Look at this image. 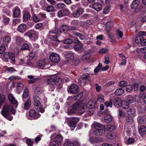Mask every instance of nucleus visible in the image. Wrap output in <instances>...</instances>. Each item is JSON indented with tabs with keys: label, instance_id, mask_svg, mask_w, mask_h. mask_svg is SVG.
<instances>
[{
	"label": "nucleus",
	"instance_id": "1",
	"mask_svg": "<svg viewBox=\"0 0 146 146\" xmlns=\"http://www.w3.org/2000/svg\"><path fill=\"white\" fill-rule=\"evenodd\" d=\"M1 113L4 117L9 121L11 120L13 118L11 113L13 115L15 114L13 106L10 104H5L4 105Z\"/></svg>",
	"mask_w": 146,
	"mask_h": 146
},
{
	"label": "nucleus",
	"instance_id": "2",
	"mask_svg": "<svg viewBox=\"0 0 146 146\" xmlns=\"http://www.w3.org/2000/svg\"><path fill=\"white\" fill-rule=\"evenodd\" d=\"M92 127L95 129L94 131H90V132H93L94 135L96 136H102L105 134V127L104 125L99 123L94 122L92 125Z\"/></svg>",
	"mask_w": 146,
	"mask_h": 146
},
{
	"label": "nucleus",
	"instance_id": "3",
	"mask_svg": "<svg viewBox=\"0 0 146 146\" xmlns=\"http://www.w3.org/2000/svg\"><path fill=\"white\" fill-rule=\"evenodd\" d=\"M72 108L75 110L76 111L78 110V112L81 113H83L85 110L86 107L81 102H77L72 106Z\"/></svg>",
	"mask_w": 146,
	"mask_h": 146
},
{
	"label": "nucleus",
	"instance_id": "4",
	"mask_svg": "<svg viewBox=\"0 0 146 146\" xmlns=\"http://www.w3.org/2000/svg\"><path fill=\"white\" fill-rule=\"evenodd\" d=\"M24 36H28L32 40H35L38 38V34L37 32L34 30L29 31L24 34Z\"/></svg>",
	"mask_w": 146,
	"mask_h": 146
},
{
	"label": "nucleus",
	"instance_id": "5",
	"mask_svg": "<svg viewBox=\"0 0 146 146\" xmlns=\"http://www.w3.org/2000/svg\"><path fill=\"white\" fill-rule=\"evenodd\" d=\"M90 75L88 73H85L82 75L78 79V81L82 84L85 85L90 81Z\"/></svg>",
	"mask_w": 146,
	"mask_h": 146
},
{
	"label": "nucleus",
	"instance_id": "6",
	"mask_svg": "<svg viewBox=\"0 0 146 146\" xmlns=\"http://www.w3.org/2000/svg\"><path fill=\"white\" fill-rule=\"evenodd\" d=\"M70 121L69 126L72 130H74L76 124L80 120V118L76 117H72L69 119Z\"/></svg>",
	"mask_w": 146,
	"mask_h": 146
},
{
	"label": "nucleus",
	"instance_id": "7",
	"mask_svg": "<svg viewBox=\"0 0 146 146\" xmlns=\"http://www.w3.org/2000/svg\"><path fill=\"white\" fill-rule=\"evenodd\" d=\"M49 58L51 61L54 63H58L60 60L59 56L55 53H52L50 54Z\"/></svg>",
	"mask_w": 146,
	"mask_h": 146
},
{
	"label": "nucleus",
	"instance_id": "8",
	"mask_svg": "<svg viewBox=\"0 0 146 146\" xmlns=\"http://www.w3.org/2000/svg\"><path fill=\"white\" fill-rule=\"evenodd\" d=\"M83 9L78 8L72 13V16L75 18H77L79 17L80 15L84 12Z\"/></svg>",
	"mask_w": 146,
	"mask_h": 146
},
{
	"label": "nucleus",
	"instance_id": "9",
	"mask_svg": "<svg viewBox=\"0 0 146 146\" xmlns=\"http://www.w3.org/2000/svg\"><path fill=\"white\" fill-rule=\"evenodd\" d=\"M29 113V116L35 119H38L40 115L35 109H30Z\"/></svg>",
	"mask_w": 146,
	"mask_h": 146
},
{
	"label": "nucleus",
	"instance_id": "10",
	"mask_svg": "<svg viewBox=\"0 0 146 146\" xmlns=\"http://www.w3.org/2000/svg\"><path fill=\"white\" fill-rule=\"evenodd\" d=\"M58 33V31H56V30H52L50 31L49 33V36L51 39H52L53 41H58L57 39L58 36L56 35V34Z\"/></svg>",
	"mask_w": 146,
	"mask_h": 146
},
{
	"label": "nucleus",
	"instance_id": "11",
	"mask_svg": "<svg viewBox=\"0 0 146 146\" xmlns=\"http://www.w3.org/2000/svg\"><path fill=\"white\" fill-rule=\"evenodd\" d=\"M78 86L75 84H72L69 88V92L72 94H76L79 91Z\"/></svg>",
	"mask_w": 146,
	"mask_h": 146
},
{
	"label": "nucleus",
	"instance_id": "12",
	"mask_svg": "<svg viewBox=\"0 0 146 146\" xmlns=\"http://www.w3.org/2000/svg\"><path fill=\"white\" fill-rule=\"evenodd\" d=\"M122 102V101L121 98H117L114 99L113 103L115 107L119 108L121 107Z\"/></svg>",
	"mask_w": 146,
	"mask_h": 146
},
{
	"label": "nucleus",
	"instance_id": "13",
	"mask_svg": "<svg viewBox=\"0 0 146 146\" xmlns=\"http://www.w3.org/2000/svg\"><path fill=\"white\" fill-rule=\"evenodd\" d=\"M27 28V25L24 23H22L18 26L17 30L18 31L23 33L26 31Z\"/></svg>",
	"mask_w": 146,
	"mask_h": 146
},
{
	"label": "nucleus",
	"instance_id": "14",
	"mask_svg": "<svg viewBox=\"0 0 146 146\" xmlns=\"http://www.w3.org/2000/svg\"><path fill=\"white\" fill-rule=\"evenodd\" d=\"M58 16L59 17L69 15L70 14V12L68 9L60 11L58 13Z\"/></svg>",
	"mask_w": 146,
	"mask_h": 146
},
{
	"label": "nucleus",
	"instance_id": "15",
	"mask_svg": "<svg viewBox=\"0 0 146 146\" xmlns=\"http://www.w3.org/2000/svg\"><path fill=\"white\" fill-rule=\"evenodd\" d=\"M27 77L30 79L28 80V83L30 84H34L39 79L38 78H34V76L32 75L28 76Z\"/></svg>",
	"mask_w": 146,
	"mask_h": 146
},
{
	"label": "nucleus",
	"instance_id": "16",
	"mask_svg": "<svg viewBox=\"0 0 146 146\" xmlns=\"http://www.w3.org/2000/svg\"><path fill=\"white\" fill-rule=\"evenodd\" d=\"M102 4L99 3H94L93 5V8L96 11H99L102 9Z\"/></svg>",
	"mask_w": 146,
	"mask_h": 146
},
{
	"label": "nucleus",
	"instance_id": "17",
	"mask_svg": "<svg viewBox=\"0 0 146 146\" xmlns=\"http://www.w3.org/2000/svg\"><path fill=\"white\" fill-rule=\"evenodd\" d=\"M35 109L38 111L41 112L43 113L44 111V109L42 108L40 103L37 104H34Z\"/></svg>",
	"mask_w": 146,
	"mask_h": 146
},
{
	"label": "nucleus",
	"instance_id": "18",
	"mask_svg": "<svg viewBox=\"0 0 146 146\" xmlns=\"http://www.w3.org/2000/svg\"><path fill=\"white\" fill-rule=\"evenodd\" d=\"M138 131L141 135H143L146 133V127L142 125L138 127Z\"/></svg>",
	"mask_w": 146,
	"mask_h": 146
},
{
	"label": "nucleus",
	"instance_id": "19",
	"mask_svg": "<svg viewBox=\"0 0 146 146\" xmlns=\"http://www.w3.org/2000/svg\"><path fill=\"white\" fill-rule=\"evenodd\" d=\"M78 23L77 20H73L71 22L70 25V27L71 28L70 29L73 30H76V26L78 25Z\"/></svg>",
	"mask_w": 146,
	"mask_h": 146
},
{
	"label": "nucleus",
	"instance_id": "20",
	"mask_svg": "<svg viewBox=\"0 0 146 146\" xmlns=\"http://www.w3.org/2000/svg\"><path fill=\"white\" fill-rule=\"evenodd\" d=\"M24 85L21 83H18L17 84L16 88V91L18 94H20L23 90Z\"/></svg>",
	"mask_w": 146,
	"mask_h": 146
},
{
	"label": "nucleus",
	"instance_id": "21",
	"mask_svg": "<svg viewBox=\"0 0 146 146\" xmlns=\"http://www.w3.org/2000/svg\"><path fill=\"white\" fill-rule=\"evenodd\" d=\"M53 81L54 85H58L61 82L62 79L59 76H57L53 79Z\"/></svg>",
	"mask_w": 146,
	"mask_h": 146
},
{
	"label": "nucleus",
	"instance_id": "22",
	"mask_svg": "<svg viewBox=\"0 0 146 146\" xmlns=\"http://www.w3.org/2000/svg\"><path fill=\"white\" fill-rule=\"evenodd\" d=\"M31 106V100L28 99L26 102L24 103L23 108L25 110H28Z\"/></svg>",
	"mask_w": 146,
	"mask_h": 146
},
{
	"label": "nucleus",
	"instance_id": "23",
	"mask_svg": "<svg viewBox=\"0 0 146 146\" xmlns=\"http://www.w3.org/2000/svg\"><path fill=\"white\" fill-rule=\"evenodd\" d=\"M24 42V40L20 36H18L16 37V42L18 45H20L23 44Z\"/></svg>",
	"mask_w": 146,
	"mask_h": 146
},
{
	"label": "nucleus",
	"instance_id": "24",
	"mask_svg": "<svg viewBox=\"0 0 146 146\" xmlns=\"http://www.w3.org/2000/svg\"><path fill=\"white\" fill-rule=\"evenodd\" d=\"M95 105V102H93L92 100H89L88 101V103L86 105V106H85L86 107V109L87 108H94ZM86 109H85L86 110Z\"/></svg>",
	"mask_w": 146,
	"mask_h": 146
},
{
	"label": "nucleus",
	"instance_id": "25",
	"mask_svg": "<svg viewBox=\"0 0 146 146\" xmlns=\"http://www.w3.org/2000/svg\"><path fill=\"white\" fill-rule=\"evenodd\" d=\"M106 137L108 138L111 139H113L116 138V135L115 133L110 132L108 133L106 135Z\"/></svg>",
	"mask_w": 146,
	"mask_h": 146
},
{
	"label": "nucleus",
	"instance_id": "26",
	"mask_svg": "<svg viewBox=\"0 0 146 146\" xmlns=\"http://www.w3.org/2000/svg\"><path fill=\"white\" fill-rule=\"evenodd\" d=\"M45 60L43 59L38 60L37 62V65L38 66L43 68L45 65Z\"/></svg>",
	"mask_w": 146,
	"mask_h": 146
},
{
	"label": "nucleus",
	"instance_id": "27",
	"mask_svg": "<svg viewBox=\"0 0 146 146\" xmlns=\"http://www.w3.org/2000/svg\"><path fill=\"white\" fill-rule=\"evenodd\" d=\"M69 27L67 26L63 25L61 26L60 30L61 32H66L69 30Z\"/></svg>",
	"mask_w": 146,
	"mask_h": 146
},
{
	"label": "nucleus",
	"instance_id": "28",
	"mask_svg": "<svg viewBox=\"0 0 146 146\" xmlns=\"http://www.w3.org/2000/svg\"><path fill=\"white\" fill-rule=\"evenodd\" d=\"M103 141L102 139V138L99 137H96L93 140L92 138L91 137H90L89 139L91 143H93L94 142H100Z\"/></svg>",
	"mask_w": 146,
	"mask_h": 146
},
{
	"label": "nucleus",
	"instance_id": "29",
	"mask_svg": "<svg viewBox=\"0 0 146 146\" xmlns=\"http://www.w3.org/2000/svg\"><path fill=\"white\" fill-rule=\"evenodd\" d=\"M95 111V108H88L85 114V116L87 117L92 115Z\"/></svg>",
	"mask_w": 146,
	"mask_h": 146
},
{
	"label": "nucleus",
	"instance_id": "30",
	"mask_svg": "<svg viewBox=\"0 0 146 146\" xmlns=\"http://www.w3.org/2000/svg\"><path fill=\"white\" fill-rule=\"evenodd\" d=\"M46 82L47 84H48L52 88V91L53 90L54 88V84L53 81V79L50 78L47 79Z\"/></svg>",
	"mask_w": 146,
	"mask_h": 146
},
{
	"label": "nucleus",
	"instance_id": "31",
	"mask_svg": "<svg viewBox=\"0 0 146 146\" xmlns=\"http://www.w3.org/2000/svg\"><path fill=\"white\" fill-rule=\"evenodd\" d=\"M29 96V90L27 88H26L24 90L23 94V97H22L23 100V102H25V100L24 98H27Z\"/></svg>",
	"mask_w": 146,
	"mask_h": 146
},
{
	"label": "nucleus",
	"instance_id": "32",
	"mask_svg": "<svg viewBox=\"0 0 146 146\" xmlns=\"http://www.w3.org/2000/svg\"><path fill=\"white\" fill-rule=\"evenodd\" d=\"M139 0H134L131 5V7L133 9L136 8L139 5Z\"/></svg>",
	"mask_w": 146,
	"mask_h": 146
},
{
	"label": "nucleus",
	"instance_id": "33",
	"mask_svg": "<svg viewBox=\"0 0 146 146\" xmlns=\"http://www.w3.org/2000/svg\"><path fill=\"white\" fill-rule=\"evenodd\" d=\"M121 107L124 109L128 108L129 106V103L127 101H123L122 102Z\"/></svg>",
	"mask_w": 146,
	"mask_h": 146
},
{
	"label": "nucleus",
	"instance_id": "34",
	"mask_svg": "<svg viewBox=\"0 0 146 146\" xmlns=\"http://www.w3.org/2000/svg\"><path fill=\"white\" fill-rule=\"evenodd\" d=\"M33 100L34 104H37L40 103L41 100L37 96L35 95L33 97Z\"/></svg>",
	"mask_w": 146,
	"mask_h": 146
},
{
	"label": "nucleus",
	"instance_id": "35",
	"mask_svg": "<svg viewBox=\"0 0 146 146\" xmlns=\"http://www.w3.org/2000/svg\"><path fill=\"white\" fill-rule=\"evenodd\" d=\"M11 41L10 38L8 36H6L3 38V42L4 44H7Z\"/></svg>",
	"mask_w": 146,
	"mask_h": 146
},
{
	"label": "nucleus",
	"instance_id": "36",
	"mask_svg": "<svg viewBox=\"0 0 146 146\" xmlns=\"http://www.w3.org/2000/svg\"><path fill=\"white\" fill-rule=\"evenodd\" d=\"M64 145V146H76L72 142L68 139L66 140Z\"/></svg>",
	"mask_w": 146,
	"mask_h": 146
},
{
	"label": "nucleus",
	"instance_id": "37",
	"mask_svg": "<svg viewBox=\"0 0 146 146\" xmlns=\"http://www.w3.org/2000/svg\"><path fill=\"white\" fill-rule=\"evenodd\" d=\"M124 92V90L123 89L119 88L115 90V93L116 95L119 96L122 95Z\"/></svg>",
	"mask_w": 146,
	"mask_h": 146
},
{
	"label": "nucleus",
	"instance_id": "38",
	"mask_svg": "<svg viewBox=\"0 0 146 146\" xmlns=\"http://www.w3.org/2000/svg\"><path fill=\"white\" fill-rule=\"evenodd\" d=\"M143 38V36H137L135 39V42L137 44H141Z\"/></svg>",
	"mask_w": 146,
	"mask_h": 146
},
{
	"label": "nucleus",
	"instance_id": "39",
	"mask_svg": "<svg viewBox=\"0 0 146 146\" xmlns=\"http://www.w3.org/2000/svg\"><path fill=\"white\" fill-rule=\"evenodd\" d=\"M63 137L62 135H57L55 138L54 141L58 143H60L62 141Z\"/></svg>",
	"mask_w": 146,
	"mask_h": 146
},
{
	"label": "nucleus",
	"instance_id": "40",
	"mask_svg": "<svg viewBox=\"0 0 146 146\" xmlns=\"http://www.w3.org/2000/svg\"><path fill=\"white\" fill-rule=\"evenodd\" d=\"M112 120V117L110 115H106L104 117V121L106 123H109Z\"/></svg>",
	"mask_w": 146,
	"mask_h": 146
},
{
	"label": "nucleus",
	"instance_id": "41",
	"mask_svg": "<svg viewBox=\"0 0 146 146\" xmlns=\"http://www.w3.org/2000/svg\"><path fill=\"white\" fill-rule=\"evenodd\" d=\"M135 140L132 137H130L127 139H125V142L127 145L130 144L134 143Z\"/></svg>",
	"mask_w": 146,
	"mask_h": 146
},
{
	"label": "nucleus",
	"instance_id": "42",
	"mask_svg": "<svg viewBox=\"0 0 146 146\" xmlns=\"http://www.w3.org/2000/svg\"><path fill=\"white\" fill-rule=\"evenodd\" d=\"M33 21L35 22H37L41 21V18L39 14L37 15H34L33 16Z\"/></svg>",
	"mask_w": 146,
	"mask_h": 146
},
{
	"label": "nucleus",
	"instance_id": "43",
	"mask_svg": "<svg viewBox=\"0 0 146 146\" xmlns=\"http://www.w3.org/2000/svg\"><path fill=\"white\" fill-rule=\"evenodd\" d=\"M20 14V10L18 9H16L14 10L13 15L14 17H17L19 16Z\"/></svg>",
	"mask_w": 146,
	"mask_h": 146
},
{
	"label": "nucleus",
	"instance_id": "44",
	"mask_svg": "<svg viewBox=\"0 0 146 146\" xmlns=\"http://www.w3.org/2000/svg\"><path fill=\"white\" fill-rule=\"evenodd\" d=\"M98 101L100 103L104 102V95L102 94H99L98 96Z\"/></svg>",
	"mask_w": 146,
	"mask_h": 146
},
{
	"label": "nucleus",
	"instance_id": "45",
	"mask_svg": "<svg viewBox=\"0 0 146 146\" xmlns=\"http://www.w3.org/2000/svg\"><path fill=\"white\" fill-rule=\"evenodd\" d=\"M74 34L79 37L80 39L81 40H83L85 39V36L80 33L76 32Z\"/></svg>",
	"mask_w": 146,
	"mask_h": 146
},
{
	"label": "nucleus",
	"instance_id": "46",
	"mask_svg": "<svg viewBox=\"0 0 146 146\" xmlns=\"http://www.w3.org/2000/svg\"><path fill=\"white\" fill-rule=\"evenodd\" d=\"M66 57L68 60H70L73 59L74 58V56L71 53L68 52L66 54Z\"/></svg>",
	"mask_w": 146,
	"mask_h": 146
},
{
	"label": "nucleus",
	"instance_id": "47",
	"mask_svg": "<svg viewBox=\"0 0 146 146\" xmlns=\"http://www.w3.org/2000/svg\"><path fill=\"white\" fill-rule=\"evenodd\" d=\"M43 25L42 23H38L35 25V27L36 29H43Z\"/></svg>",
	"mask_w": 146,
	"mask_h": 146
},
{
	"label": "nucleus",
	"instance_id": "48",
	"mask_svg": "<svg viewBox=\"0 0 146 146\" xmlns=\"http://www.w3.org/2000/svg\"><path fill=\"white\" fill-rule=\"evenodd\" d=\"M46 10L47 12H50L54 11L55 9L52 6L50 5L46 7Z\"/></svg>",
	"mask_w": 146,
	"mask_h": 146
},
{
	"label": "nucleus",
	"instance_id": "49",
	"mask_svg": "<svg viewBox=\"0 0 146 146\" xmlns=\"http://www.w3.org/2000/svg\"><path fill=\"white\" fill-rule=\"evenodd\" d=\"M83 47V45L81 44H78L75 45L74 46V49L76 51L80 50Z\"/></svg>",
	"mask_w": 146,
	"mask_h": 146
},
{
	"label": "nucleus",
	"instance_id": "50",
	"mask_svg": "<svg viewBox=\"0 0 146 146\" xmlns=\"http://www.w3.org/2000/svg\"><path fill=\"white\" fill-rule=\"evenodd\" d=\"M126 120V121L129 124L132 123L133 122V118L131 116H129L127 117Z\"/></svg>",
	"mask_w": 146,
	"mask_h": 146
},
{
	"label": "nucleus",
	"instance_id": "51",
	"mask_svg": "<svg viewBox=\"0 0 146 146\" xmlns=\"http://www.w3.org/2000/svg\"><path fill=\"white\" fill-rule=\"evenodd\" d=\"M127 101L129 103H131L134 101V98L131 95H129L127 96Z\"/></svg>",
	"mask_w": 146,
	"mask_h": 146
},
{
	"label": "nucleus",
	"instance_id": "52",
	"mask_svg": "<svg viewBox=\"0 0 146 146\" xmlns=\"http://www.w3.org/2000/svg\"><path fill=\"white\" fill-rule=\"evenodd\" d=\"M90 57V52L86 53L82 57V59L83 60H86L88 59Z\"/></svg>",
	"mask_w": 146,
	"mask_h": 146
},
{
	"label": "nucleus",
	"instance_id": "53",
	"mask_svg": "<svg viewBox=\"0 0 146 146\" xmlns=\"http://www.w3.org/2000/svg\"><path fill=\"white\" fill-rule=\"evenodd\" d=\"M83 92H80L78 93V95H77L76 96H74V98L75 100H76L78 98L79 100L80 99L82 98V97L83 96Z\"/></svg>",
	"mask_w": 146,
	"mask_h": 146
},
{
	"label": "nucleus",
	"instance_id": "54",
	"mask_svg": "<svg viewBox=\"0 0 146 146\" xmlns=\"http://www.w3.org/2000/svg\"><path fill=\"white\" fill-rule=\"evenodd\" d=\"M119 115L120 117H123L125 114V112L122 110L119 109L118 110Z\"/></svg>",
	"mask_w": 146,
	"mask_h": 146
},
{
	"label": "nucleus",
	"instance_id": "55",
	"mask_svg": "<svg viewBox=\"0 0 146 146\" xmlns=\"http://www.w3.org/2000/svg\"><path fill=\"white\" fill-rule=\"evenodd\" d=\"M35 91L36 93L40 94L42 93V90L39 87H36L35 88Z\"/></svg>",
	"mask_w": 146,
	"mask_h": 146
},
{
	"label": "nucleus",
	"instance_id": "56",
	"mask_svg": "<svg viewBox=\"0 0 146 146\" xmlns=\"http://www.w3.org/2000/svg\"><path fill=\"white\" fill-rule=\"evenodd\" d=\"M138 121L139 123L140 124H143L145 122L143 120V117L140 116L137 118Z\"/></svg>",
	"mask_w": 146,
	"mask_h": 146
},
{
	"label": "nucleus",
	"instance_id": "57",
	"mask_svg": "<svg viewBox=\"0 0 146 146\" xmlns=\"http://www.w3.org/2000/svg\"><path fill=\"white\" fill-rule=\"evenodd\" d=\"M127 113L129 115H132L135 113V110L133 108H129L127 111Z\"/></svg>",
	"mask_w": 146,
	"mask_h": 146
},
{
	"label": "nucleus",
	"instance_id": "58",
	"mask_svg": "<svg viewBox=\"0 0 146 146\" xmlns=\"http://www.w3.org/2000/svg\"><path fill=\"white\" fill-rule=\"evenodd\" d=\"M57 6L59 9H64L66 7L64 4L62 3L57 4Z\"/></svg>",
	"mask_w": 146,
	"mask_h": 146
},
{
	"label": "nucleus",
	"instance_id": "59",
	"mask_svg": "<svg viewBox=\"0 0 146 146\" xmlns=\"http://www.w3.org/2000/svg\"><path fill=\"white\" fill-rule=\"evenodd\" d=\"M21 78L19 77L18 76H12L9 78V80L11 81H12L15 80H20Z\"/></svg>",
	"mask_w": 146,
	"mask_h": 146
},
{
	"label": "nucleus",
	"instance_id": "60",
	"mask_svg": "<svg viewBox=\"0 0 146 146\" xmlns=\"http://www.w3.org/2000/svg\"><path fill=\"white\" fill-rule=\"evenodd\" d=\"M29 46L28 44L27 43L24 44L22 46L21 50H29Z\"/></svg>",
	"mask_w": 146,
	"mask_h": 146
},
{
	"label": "nucleus",
	"instance_id": "61",
	"mask_svg": "<svg viewBox=\"0 0 146 146\" xmlns=\"http://www.w3.org/2000/svg\"><path fill=\"white\" fill-rule=\"evenodd\" d=\"M112 101L111 100H110V101H107L105 103V105L107 107H112Z\"/></svg>",
	"mask_w": 146,
	"mask_h": 146
},
{
	"label": "nucleus",
	"instance_id": "62",
	"mask_svg": "<svg viewBox=\"0 0 146 146\" xmlns=\"http://www.w3.org/2000/svg\"><path fill=\"white\" fill-rule=\"evenodd\" d=\"M30 15L27 13H25L23 15V19L25 21H26L28 19H29L30 17Z\"/></svg>",
	"mask_w": 146,
	"mask_h": 146
},
{
	"label": "nucleus",
	"instance_id": "63",
	"mask_svg": "<svg viewBox=\"0 0 146 146\" xmlns=\"http://www.w3.org/2000/svg\"><path fill=\"white\" fill-rule=\"evenodd\" d=\"M63 42L65 44H71L73 42V40L70 39H67L64 40Z\"/></svg>",
	"mask_w": 146,
	"mask_h": 146
},
{
	"label": "nucleus",
	"instance_id": "64",
	"mask_svg": "<svg viewBox=\"0 0 146 146\" xmlns=\"http://www.w3.org/2000/svg\"><path fill=\"white\" fill-rule=\"evenodd\" d=\"M26 143L28 146H32L33 144V141L30 139H28L26 140Z\"/></svg>",
	"mask_w": 146,
	"mask_h": 146
}]
</instances>
